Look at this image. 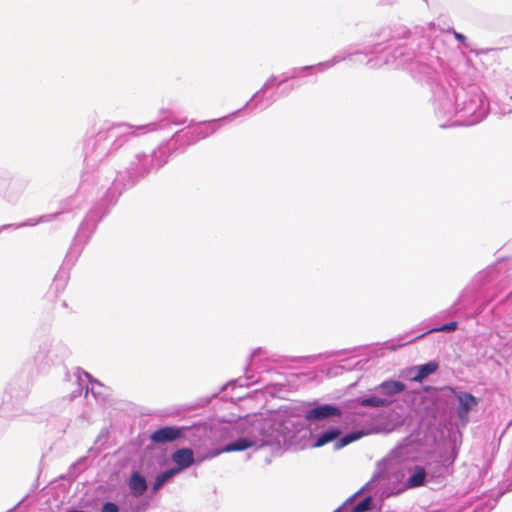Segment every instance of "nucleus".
I'll list each match as a JSON object with an SVG mask.
<instances>
[{"mask_svg":"<svg viewBox=\"0 0 512 512\" xmlns=\"http://www.w3.org/2000/svg\"><path fill=\"white\" fill-rule=\"evenodd\" d=\"M312 407L305 411L304 417L309 422L340 418L343 411L340 407L331 404H310Z\"/></svg>","mask_w":512,"mask_h":512,"instance_id":"obj_1","label":"nucleus"},{"mask_svg":"<svg viewBox=\"0 0 512 512\" xmlns=\"http://www.w3.org/2000/svg\"><path fill=\"white\" fill-rule=\"evenodd\" d=\"M455 397L458 402L457 416L461 423L466 425L469 421V413L478 406L479 400L472 394L462 391L456 393Z\"/></svg>","mask_w":512,"mask_h":512,"instance_id":"obj_2","label":"nucleus"},{"mask_svg":"<svg viewBox=\"0 0 512 512\" xmlns=\"http://www.w3.org/2000/svg\"><path fill=\"white\" fill-rule=\"evenodd\" d=\"M267 442L268 441L264 439H259L254 433H252L249 437H242L234 442L227 444L221 450L213 453L211 457L217 456L222 452L243 451L253 446L261 447Z\"/></svg>","mask_w":512,"mask_h":512,"instance_id":"obj_3","label":"nucleus"},{"mask_svg":"<svg viewBox=\"0 0 512 512\" xmlns=\"http://www.w3.org/2000/svg\"><path fill=\"white\" fill-rule=\"evenodd\" d=\"M172 460L176 464V466L173 467L172 469L174 471H176L177 474H179L181 471L189 468L195 462L194 453L189 448H182V449L176 450L172 454Z\"/></svg>","mask_w":512,"mask_h":512,"instance_id":"obj_4","label":"nucleus"},{"mask_svg":"<svg viewBox=\"0 0 512 512\" xmlns=\"http://www.w3.org/2000/svg\"><path fill=\"white\" fill-rule=\"evenodd\" d=\"M181 436V431L174 427H163L151 434V440L155 443L172 442Z\"/></svg>","mask_w":512,"mask_h":512,"instance_id":"obj_5","label":"nucleus"},{"mask_svg":"<svg viewBox=\"0 0 512 512\" xmlns=\"http://www.w3.org/2000/svg\"><path fill=\"white\" fill-rule=\"evenodd\" d=\"M437 363L429 362L424 365L413 367L409 370L408 375L412 381L421 382L430 374L434 373L437 370Z\"/></svg>","mask_w":512,"mask_h":512,"instance_id":"obj_6","label":"nucleus"},{"mask_svg":"<svg viewBox=\"0 0 512 512\" xmlns=\"http://www.w3.org/2000/svg\"><path fill=\"white\" fill-rule=\"evenodd\" d=\"M405 389V385L400 381L389 380L384 381L380 385L375 388V391H378L380 394L385 395L387 397L394 396L403 392Z\"/></svg>","mask_w":512,"mask_h":512,"instance_id":"obj_7","label":"nucleus"},{"mask_svg":"<svg viewBox=\"0 0 512 512\" xmlns=\"http://www.w3.org/2000/svg\"><path fill=\"white\" fill-rule=\"evenodd\" d=\"M371 509V497L368 496L358 504L352 503V498L346 500V502L335 512H365Z\"/></svg>","mask_w":512,"mask_h":512,"instance_id":"obj_8","label":"nucleus"},{"mask_svg":"<svg viewBox=\"0 0 512 512\" xmlns=\"http://www.w3.org/2000/svg\"><path fill=\"white\" fill-rule=\"evenodd\" d=\"M129 488L134 496H142L147 489V483L145 478L141 476L138 472H134L131 475L129 481Z\"/></svg>","mask_w":512,"mask_h":512,"instance_id":"obj_9","label":"nucleus"},{"mask_svg":"<svg viewBox=\"0 0 512 512\" xmlns=\"http://www.w3.org/2000/svg\"><path fill=\"white\" fill-rule=\"evenodd\" d=\"M358 403L363 407L379 408L389 406L392 403V401L387 397H379L372 395L369 397L358 399Z\"/></svg>","mask_w":512,"mask_h":512,"instance_id":"obj_10","label":"nucleus"},{"mask_svg":"<svg viewBox=\"0 0 512 512\" xmlns=\"http://www.w3.org/2000/svg\"><path fill=\"white\" fill-rule=\"evenodd\" d=\"M425 477H426V472H425L424 468L417 466V467H415L412 475L408 478L407 486L409 488L421 486L425 481Z\"/></svg>","mask_w":512,"mask_h":512,"instance_id":"obj_11","label":"nucleus"},{"mask_svg":"<svg viewBox=\"0 0 512 512\" xmlns=\"http://www.w3.org/2000/svg\"><path fill=\"white\" fill-rule=\"evenodd\" d=\"M339 434H340V432L338 429H329L327 431H324L320 435H318L314 446L321 447V446L337 439Z\"/></svg>","mask_w":512,"mask_h":512,"instance_id":"obj_12","label":"nucleus"},{"mask_svg":"<svg viewBox=\"0 0 512 512\" xmlns=\"http://www.w3.org/2000/svg\"><path fill=\"white\" fill-rule=\"evenodd\" d=\"M177 475L172 468L157 475L153 484V490L158 491L167 481Z\"/></svg>","mask_w":512,"mask_h":512,"instance_id":"obj_13","label":"nucleus"},{"mask_svg":"<svg viewBox=\"0 0 512 512\" xmlns=\"http://www.w3.org/2000/svg\"><path fill=\"white\" fill-rule=\"evenodd\" d=\"M363 435H364V433L361 432V431H357V432H352V433L346 434L345 436L341 437L335 443V448L336 449H341L344 446L352 443L353 441H356V440L360 439Z\"/></svg>","mask_w":512,"mask_h":512,"instance_id":"obj_14","label":"nucleus"},{"mask_svg":"<svg viewBox=\"0 0 512 512\" xmlns=\"http://www.w3.org/2000/svg\"><path fill=\"white\" fill-rule=\"evenodd\" d=\"M456 327H457L456 322H450V323L442 325L439 328L430 329L428 332H434V331L450 332V331H454L456 329Z\"/></svg>","mask_w":512,"mask_h":512,"instance_id":"obj_15","label":"nucleus"},{"mask_svg":"<svg viewBox=\"0 0 512 512\" xmlns=\"http://www.w3.org/2000/svg\"><path fill=\"white\" fill-rule=\"evenodd\" d=\"M341 60H342V58L335 57L330 61L318 64L317 67H318L319 71H323L326 68L332 67L333 65H335L337 62H340Z\"/></svg>","mask_w":512,"mask_h":512,"instance_id":"obj_16","label":"nucleus"},{"mask_svg":"<svg viewBox=\"0 0 512 512\" xmlns=\"http://www.w3.org/2000/svg\"><path fill=\"white\" fill-rule=\"evenodd\" d=\"M101 512H119V508L115 503L106 502L102 506Z\"/></svg>","mask_w":512,"mask_h":512,"instance_id":"obj_17","label":"nucleus"},{"mask_svg":"<svg viewBox=\"0 0 512 512\" xmlns=\"http://www.w3.org/2000/svg\"><path fill=\"white\" fill-rule=\"evenodd\" d=\"M275 81H276V77H274V76L270 77L263 85L261 91H266L268 88L272 87L275 84Z\"/></svg>","mask_w":512,"mask_h":512,"instance_id":"obj_18","label":"nucleus"},{"mask_svg":"<svg viewBox=\"0 0 512 512\" xmlns=\"http://www.w3.org/2000/svg\"><path fill=\"white\" fill-rule=\"evenodd\" d=\"M382 477L380 475H376L372 478V480L367 484L368 487L376 486L380 481Z\"/></svg>","mask_w":512,"mask_h":512,"instance_id":"obj_19","label":"nucleus"},{"mask_svg":"<svg viewBox=\"0 0 512 512\" xmlns=\"http://www.w3.org/2000/svg\"><path fill=\"white\" fill-rule=\"evenodd\" d=\"M413 340H414V339L407 340V341H405V342L399 343V344H398V345H396V346H395V345H389V346H388V348L395 350L396 348H398V347H402V346H404L405 344L412 342Z\"/></svg>","mask_w":512,"mask_h":512,"instance_id":"obj_20","label":"nucleus"},{"mask_svg":"<svg viewBox=\"0 0 512 512\" xmlns=\"http://www.w3.org/2000/svg\"><path fill=\"white\" fill-rule=\"evenodd\" d=\"M297 72H298V70H296V69H295V70L293 71V73H292L290 76H286V77H285V78H283V79H282L278 84H280V83H282V82L286 81V80H287V79H289V78H294V77H296V76H297Z\"/></svg>","mask_w":512,"mask_h":512,"instance_id":"obj_21","label":"nucleus"},{"mask_svg":"<svg viewBox=\"0 0 512 512\" xmlns=\"http://www.w3.org/2000/svg\"><path fill=\"white\" fill-rule=\"evenodd\" d=\"M453 34H454V37H455L457 40H459V41H464V40H465V36H464V35H462V34H460V33L456 32V31H454V32H453Z\"/></svg>","mask_w":512,"mask_h":512,"instance_id":"obj_22","label":"nucleus"},{"mask_svg":"<svg viewBox=\"0 0 512 512\" xmlns=\"http://www.w3.org/2000/svg\"><path fill=\"white\" fill-rule=\"evenodd\" d=\"M262 426H263V425H262L261 421H260V420H257V421H255V422H254V424H253V429H254V430H260V429L262 428Z\"/></svg>","mask_w":512,"mask_h":512,"instance_id":"obj_23","label":"nucleus"},{"mask_svg":"<svg viewBox=\"0 0 512 512\" xmlns=\"http://www.w3.org/2000/svg\"><path fill=\"white\" fill-rule=\"evenodd\" d=\"M39 221H44V218H41V219H39L38 221L29 220L27 223L22 224L21 226H23V225H30V226H33V225L37 224Z\"/></svg>","mask_w":512,"mask_h":512,"instance_id":"obj_24","label":"nucleus"},{"mask_svg":"<svg viewBox=\"0 0 512 512\" xmlns=\"http://www.w3.org/2000/svg\"><path fill=\"white\" fill-rule=\"evenodd\" d=\"M199 134H200V136H201L202 138H204V137H206V136L208 135V133H207V132H203V131H200V132H199Z\"/></svg>","mask_w":512,"mask_h":512,"instance_id":"obj_25","label":"nucleus"},{"mask_svg":"<svg viewBox=\"0 0 512 512\" xmlns=\"http://www.w3.org/2000/svg\"><path fill=\"white\" fill-rule=\"evenodd\" d=\"M120 127L133 128L131 125H127V124H122V125H120Z\"/></svg>","mask_w":512,"mask_h":512,"instance_id":"obj_26","label":"nucleus"},{"mask_svg":"<svg viewBox=\"0 0 512 512\" xmlns=\"http://www.w3.org/2000/svg\"><path fill=\"white\" fill-rule=\"evenodd\" d=\"M83 375H84V376H85V378H87V379H89V377H90V376H89V374H88V373H86V372H84V373H83Z\"/></svg>","mask_w":512,"mask_h":512,"instance_id":"obj_27","label":"nucleus"},{"mask_svg":"<svg viewBox=\"0 0 512 512\" xmlns=\"http://www.w3.org/2000/svg\"><path fill=\"white\" fill-rule=\"evenodd\" d=\"M260 92H262V91L260 90L259 92H256V93L254 94V97H257V96L259 95V93H260Z\"/></svg>","mask_w":512,"mask_h":512,"instance_id":"obj_28","label":"nucleus"},{"mask_svg":"<svg viewBox=\"0 0 512 512\" xmlns=\"http://www.w3.org/2000/svg\"><path fill=\"white\" fill-rule=\"evenodd\" d=\"M260 92H262V91L260 90L259 92H256V93L254 94V97H257V96L259 95V93H260Z\"/></svg>","mask_w":512,"mask_h":512,"instance_id":"obj_29","label":"nucleus"},{"mask_svg":"<svg viewBox=\"0 0 512 512\" xmlns=\"http://www.w3.org/2000/svg\"><path fill=\"white\" fill-rule=\"evenodd\" d=\"M260 92H262V91L260 90L259 92H256V93L254 94V97H257V96L259 95V93H260Z\"/></svg>","mask_w":512,"mask_h":512,"instance_id":"obj_30","label":"nucleus"},{"mask_svg":"<svg viewBox=\"0 0 512 512\" xmlns=\"http://www.w3.org/2000/svg\"><path fill=\"white\" fill-rule=\"evenodd\" d=\"M89 390H90V388L87 386L86 387V394H88Z\"/></svg>","mask_w":512,"mask_h":512,"instance_id":"obj_31","label":"nucleus"},{"mask_svg":"<svg viewBox=\"0 0 512 512\" xmlns=\"http://www.w3.org/2000/svg\"><path fill=\"white\" fill-rule=\"evenodd\" d=\"M145 126H138L137 129H143Z\"/></svg>","mask_w":512,"mask_h":512,"instance_id":"obj_32","label":"nucleus"},{"mask_svg":"<svg viewBox=\"0 0 512 512\" xmlns=\"http://www.w3.org/2000/svg\"><path fill=\"white\" fill-rule=\"evenodd\" d=\"M309 67L308 66H305L303 68H301V70H305V69H308Z\"/></svg>","mask_w":512,"mask_h":512,"instance_id":"obj_33","label":"nucleus"},{"mask_svg":"<svg viewBox=\"0 0 512 512\" xmlns=\"http://www.w3.org/2000/svg\"><path fill=\"white\" fill-rule=\"evenodd\" d=\"M424 335H425V333L422 335H419L418 338H422V336H424ZM415 339H417V337Z\"/></svg>","mask_w":512,"mask_h":512,"instance_id":"obj_34","label":"nucleus"},{"mask_svg":"<svg viewBox=\"0 0 512 512\" xmlns=\"http://www.w3.org/2000/svg\"><path fill=\"white\" fill-rule=\"evenodd\" d=\"M93 391H94V386L92 385V387H91V392H92V393H94Z\"/></svg>","mask_w":512,"mask_h":512,"instance_id":"obj_35","label":"nucleus"}]
</instances>
